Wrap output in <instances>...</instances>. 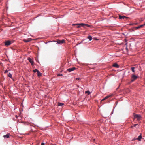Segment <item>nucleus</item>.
<instances>
[{
  "mask_svg": "<svg viewBox=\"0 0 145 145\" xmlns=\"http://www.w3.org/2000/svg\"><path fill=\"white\" fill-rule=\"evenodd\" d=\"M119 18L120 19H125V18H128L124 16H121V15L119 16Z\"/></svg>",
  "mask_w": 145,
  "mask_h": 145,
  "instance_id": "9",
  "label": "nucleus"
},
{
  "mask_svg": "<svg viewBox=\"0 0 145 145\" xmlns=\"http://www.w3.org/2000/svg\"><path fill=\"white\" fill-rule=\"evenodd\" d=\"M11 42L10 41H7L5 42V45L8 46L11 44Z\"/></svg>",
  "mask_w": 145,
  "mask_h": 145,
  "instance_id": "5",
  "label": "nucleus"
},
{
  "mask_svg": "<svg viewBox=\"0 0 145 145\" xmlns=\"http://www.w3.org/2000/svg\"><path fill=\"white\" fill-rule=\"evenodd\" d=\"M142 27H143V25H141L140 26L136 27L135 28L137 29H138Z\"/></svg>",
  "mask_w": 145,
  "mask_h": 145,
  "instance_id": "18",
  "label": "nucleus"
},
{
  "mask_svg": "<svg viewBox=\"0 0 145 145\" xmlns=\"http://www.w3.org/2000/svg\"><path fill=\"white\" fill-rule=\"evenodd\" d=\"M57 76H62V74H57Z\"/></svg>",
  "mask_w": 145,
  "mask_h": 145,
  "instance_id": "21",
  "label": "nucleus"
},
{
  "mask_svg": "<svg viewBox=\"0 0 145 145\" xmlns=\"http://www.w3.org/2000/svg\"><path fill=\"white\" fill-rule=\"evenodd\" d=\"M80 79V78H76V80H79Z\"/></svg>",
  "mask_w": 145,
  "mask_h": 145,
  "instance_id": "28",
  "label": "nucleus"
},
{
  "mask_svg": "<svg viewBox=\"0 0 145 145\" xmlns=\"http://www.w3.org/2000/svg\"><path fill=\"white\" fill-rule=\"evenodd\" d=\"M110 95H108L107 96H106V97H105V98H106V99H107V98H108L109 97H110Z\"/></svg>",
  "mask_w": 145,
  "mask_h": 145,
  "instance_id": "23",
  "label": "nucleus"
},
{
  "mask_svg": "<svg viewBox=\"0 0 145 145\" xmlns=\"http://www.w3.org/2000/svg\"><path fill=\"white\" fill-rule=\"evenodd\" d=\"M141 25H143V26L145 25V23L144 24Z\"/></svg>",
  "mask_w": 145,
  "mask_h": 145,
  "instance_id": "30",
  "label": "nucleus"
},
{
  "mask_svg": "<svg viewBox=\"0 0 145 145\" xmlns=\"http://www.w3.org/2000/svg\"><path fill=\"white\" fill-rule=\"evenodd\" d=\"M131 128H133V126H131Z\"/></svg>",
  "mask_w": 145,
  "mask_h": 145,
  "instance_id": "31",
  "label": "nucleus"
},
{
  "mask_svg": "<svg viewBox=\"0 0 145 145\" xmlns=\"http://www.w3.org/2000/svg\"><path fill=\"white\" fill-rule=\"evenodd\" d=\"M44 143H42L41 144V145H44Z\"/></svg>",
  "mask_w": 145,
  "mask_h": 145,
  "instance_id": "29",
  "label": "nucleus"
},
{
  "mask_svg": "<svg viewBox=\"0 0 145 145\" xmlns=\"http://www.w3.org/2000/svg\"><path fill=\"white\" fill-rule=\"evenodd\" d=\"M137 77L136 76L133 74L131 77V81L133 82L137 78Z\"/></svg>",
  "mask_w": 145,
  "mask_h": 145,
  "instance_id": "4",
  "label": "nucleus"
},
{
  "mask_svg": "<svg viewBox=\"0 0 145 145\" xmlns=\"http://www.w3.org/2000/svg\"><path fill=\"white\" fill-rule=\"evenodd\" d=\"M63 105H64V104L62 103H58V106H62Z\"/></svg>",
  "mask_w": 145,
  "mask_h": 145,
  "instance_id": "15",
  "label": "nucleus"
},
{
  "mask_svg": "<svg viewBox=\"0 0 145 145\" xmlns=\"http://www.w3.org/2000/svg\"><path fill=\"white\" fill-rule=\"evenodd\" d=\"M37 73L38 76H41L42 75V74L39 71H38L37 72Z\"/></svg>",
  "mask_w": 145,
  "mask_h": 145,
  "instance_id": "14",
  "label": "nucleus"
},
{
  "mask_svg": "<svg viewBox=\"0 0 145 145\" xmlns=\"http://www.w3.org/2000/svg\"><path fill=\"white\" fill-rule=\"evenodd\" d=\"M81 25L82 26L84 27V26H86L88 27H90L91 26L88 24H84V23H80V24H73L72 25Z\"/></svg>",
  "mask_w": 145,
  "mask_h": 145,
  "instance_id": "2",
  "label": "nucleus"
},
{
  "mask_svg": "<svg viewBox=\"0 0 145 145\" xmlns=\"http://www.w3.org/2000/svg\"><path fill=\"white\" fill-rule=\"evenodd\" d=\"M65 40L64 39H63L61 40H59L57 41V43H58L59 44H62V43H64L65 42Z\"/></svg>",
  "mask_w": 145,
  "mask_h": 145,
  "instance_id": "7",
  "label": "nucleus"
},
{
  "mask_svg": "<svg viewBox=\"0 0 145 145\" xmlns=\"http://www.w3.org/2000/svg\"><path fill=\"white\" fill-rule=\"evenodd\" d=\"M88 38L90 41H91L92 39V37L91 36H89L88 37Z\"/></svg>",
  "mask_w": 145,
  "mask_h": 145,
  "instance_id": "17",
  "label": "nucleus"
},
{
  "mask_svg": "<svg viewBox=\"0 0 145 145\" xmlns=\"http://www.w3.org/2000/svg\"><path fill=\"white\" fill-rule=\"evenodd\" d=\"M113 67L117 68H118L119 67V66L116 63H115L113 65Z\"/></svg>",
  "mask_w": 145,
  "mask_h": 145,
  "instance_id": "11",
  "label": "nucleus"
},
{
  "mask_svg": "<svg viewBox=\"0 0 145 145\" xmlns=\"http://www.w3.org/2000/svg\"><path fill=\"white\" fill-rule=\"evenodd\" d=\"M28 60H29V62L31 63V65L33 64L34 62L33 60L30 58H28Z\"/></svg>",
  "mask_w": 145,
  "mask_h": 145,
  "instance_id": "8",
  "label": "nucleus"
},
{
  "mask_svg": "<svg viewBox=\"0 0 145 145\" xmlns=\"http://www.w3.org/2000/svg\"><path fill=\"white\" fill-rule=\"evenodd\" d=\"M106 99V98H105H105H104L102 100H101V101H103Z\"/></svg>",
  "mask_w": 145,
  "mask_h": 145,
  "instance_id": "24",
  "label": "nucleus"
},
{
  "mask_svg": "<svg viewBox=\"0 0 145 145\" xmlns=\"http://www.w3.org/2000/svg\"><path fill=\"white\" fill-rule=\"evenodd\" d=\"M9 134H8L5 135H3V137L5 138H8L9 137Z\"/></svg>",
  "mask_w": 145,
  "mask_h": 145,
  "instance_id": "10",
  "label": "nucleus"
},
{
  "mask_svg": "<svg viewBox=\"0 0 145 145\" xmlns=\"http://www.w3.org/2000/svg\"><path fill=\"white\" fill-rule=\"evenodd\" d=\"M142 138V137L140 135L138 136V138H137V139L139 141H140Z\"/></svg>",
  "mask_w": 145,
  "mask_h": 145,
  "instance_id": "12",
  "label": "nucleus"
},
{
  "mask_svg": "<svg viewBox=\"0 0 145 145\" xmlns=\"http://www.w3.org/2000/svg\"><path fill=\"white\" fill-rule=\"evenodd\" d=\"M7 72H8V71H7V70H5V73H6Z\"/></svg>",
  "mask_w": 145,
  "mask_h": 145,
  "instance_id": "27",
  "label": "nucleus"
},
{
  "mask_svg": "<svg viewBox=\"0 0 145 145\" xmlns=\"http://www.w3.org/2000/svg\"><path fill=\"white\" fill-rule=\"evenodd\" d=\"M133 116L134 117L133 119L136 118L137 121H140L141 118V116L140 115L137 114L135 113H134L133 114Z\"/></svg>",
  "mask_w": 145,
  "mask_h": 145,
  "instance_id": "1",
  "label": "nucleus"
},
{
  "mask_svg": "<svg viewBox=\"0 0 145 145\" xmlns=\"http://www.w3.org/2000/svg\"><path fill=\"white\" fill-rule=\"evenodd\" d=\"M32 39L31 38H28L27 39H25L23 40V41L25 42H27L31 41Z\"/></svg>",
  "mask_w": 145,
  "mask_h": 145,
  "instance_id": "3",
  "label": "nucleus"
},
{
  "mask_svg": "<svg viewBox=\"0 0 145 145\" xmlns=\"http://www.w3.org/2000/svg\"><path fill=\"white\" fill-rule=\"evenodd\" d=\"M135 68V67H132L131 68V70L133 72H135V70H134Z\"/></svg>",
  "mask_w": 145,
  "mask_h": 145,
  "instance_id": "19",
  "label": "nucleus"
},
{
  "mask_svg": "<svg viewBox=\"0 0 145 145\" xmlns=\"http://www.w3.org/2000/svg\"><path fill=\"white\" fill-rule=\"evenodd\" d=\"M85 93L87 94L88 95H89L91 93L88 90L85 91Z\"/></svg>",
  "mask_w": 145,
  "mask_h": 145,
  "instance_id": "16",
  "label": "nucleus"
},
{
  "mask_svg": "<svg viewBox=\"0 0 145 145\" xmlns=\"http://www.w3.org/2000/svg\"><path fill=\"white\" fill-rule=\"evenodd\" d=\"M76 69V68H75V67H73L68 69H67V70L69 72H70L75 70Z\"/></svg>",
  "mask_w": 145,
  "mask_h": 145,
  "instance_id": "6",
  "label": "nucleus"
},
{
  "mask_svg": "<svg viewBox=\"0 0 145 145\" xmlns=\"http://www.w3.org/2000/svg\"><path fill=\"white\" fill-rule=\"evenodd\" d=\"M138 125L137 124H134L133 125L134 127H135L136 126Z\"/></svg>",
  "mask_w": 145,
  "mask_h": 145,
  "instance_id": "25",
  "label": "nucleus"
},
{
  "mask_svg": "<svg viewBox=\"0 0 145 145\" xmlns=\"http://www.w3.org/2000/svg\"><path fill=\"white\" fill-rule=\"evenodd\" d=\"M8 77L11 78V79H12V77L11 74L10 73H8Z\"/></svg>",
  "mask_w": 145,
  "mask_h": 145,
  "instance_id": "13",
  "label": "nucleus"
},
{
  "mask_svg": "<svg viewBox=\"0 0 145 145\" xmlns=\"http://www.w3.org/2000/svg\"><path fill=\"white\" fill-rule=\"evenodd\" d=\"M110 95H108L107 96H106V97H105V98H106V99H107V98H108L109 97H110Z\"/></svg>",
  "mask_w": 145,
  "mask_h": 145,
  "instance_id": "22",
  "label": "nucleus"
},
{
  "mask_svg": "<svg viewBox=\"0 0 145 145\" xmlns=\"http://www.w3.org/2000/svg\"><path fill=\"white\" fill-rule=\"evenodd\" d=\"M78 26L77 27V28H79L80 27V26H82L81 25H78Z\"/></svg>",
  "mask_w": 145,
  "mask_h": 145,
  "instance_id": "26",
  "label": "nucleus"
},
{
  "mask_svg": "<svg viewBox=\"0 0 145 145\" xmlns=\"http://www.w3.org/2000/svg\"><path fill=\"white\" fill-rule=\"evenodd\" d=\"M33 72H37L38 71H39L37 69H35L34 70H33Z\"/></svg>",
  "mask_w": 145,
  "mask_h": 145,
  "instance_id": "20",
  "label": "nucleus"
}]
</instances>
